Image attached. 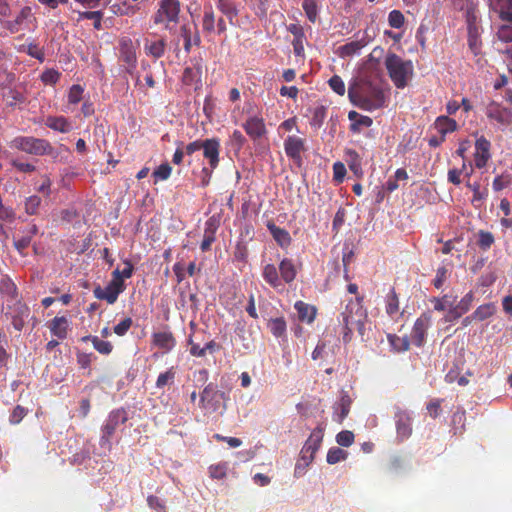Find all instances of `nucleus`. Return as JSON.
Returning a JSON list of instances; mask_svg holds the SVG:
<instances>
[{
    "mask_svg": "<svg viewBox=\"0 0 512 512\" xmlns=\"http://www.w3.org/2000/svg\"><path fill=\"white\" fill-rule=\"evenodd\" d=\"M348 97L353 105L366 111L380 109L385 106L386 101L378 74L363 73L355 79L348 87Z\"/></svg>",
    "mask_w": 512,
    "mask_h": 512,
    "instance_id": "nucleus-1",
    "label": "nucleus"
},
{
    "mask_svg": "<svg viewBox=\"0 0 512 512\" xmlns=\"http://www.w3.org/2000/svg\"><path fill=\"white\" fill-rule=\"evenodd\" d=\"M367 315L362 306V299H350L345 309L340 313L338 322L343 326V342L345 344L352 340L353 329L356 328L360 335L364 334Z\"/></svg>",
    "mask_w": 512,
    "mask_h": 512,
    "instance_id": "nucleus-2",
    "label": "nucleus"
},
{
    "mask_svg": "<svg viewBox=\"0 0 512 512\" xmlns=\"http://www.w3.org/2000/svg\"><path fill=\"white\" fill-rule=\"evenodd\" d=\"M385 67L388 75L398 89H404L414 75V66L411 60H404L395 53L387 54Z\"/></svg>",
    "mask_w": 512,
    "mask_h": 512,
    "instance_id": "nucleus-3",
    "label": "nucleus"
},
{
    "mask_svg": "<svg viewBox=\"0 0 512 512\" xmlns=\"http://www.w3.org/2000/svg\"><path fill=\"white\" fill-rule=\"evenodd\" d=\"M227 396L225 392L220 391L216 384H207L200 393L199 407L208 414H212L225 407Z\"/></svg>",
    "mask_w": 512,
    "mask_h": 512,
    "instance_id": "nucleus-4",
    "label": "nucleus"
},
{
    "mask_svg": "<svg viewBox=\"0 0 512 512\" xmlns=\"http://www.w3.org/2000/svg\"><path fill=\"white\" fill-rule=\"evenodd\" d=\"M11 147L35 156L49 155L53 152V147L49 141L32 136L14 138Z\"/></svg>",
    "mask_w": 512,
    "mask_h": 512,
    "instance_id": "nucleus-5",
    "label": "nucleus"
},
{
    "mask_svg": "<svg viewBox=\"0 0 512 512\" xmlns=\"http://www.w3.org/2000/svg\"><path fill=\"white\" fill-rule=\"evenodd\" d=\"M126 289L125 282L120 279L119 269L112 272V279L105 288L100 285L94 288L93 294L99 300H105L109 304H114L118 296Z\"/></svg>",
    "mask_w": 512,
    "mask_h": 512,
    "instance_id": "nucleus-6",
    "label": "nucleus"
},
{
    "mask_svg": "<svg viewBox=\"0 0 512 512\" xmlns=\"http://www.w3.org/2000/svg\"><path fill=\"white\" fill-rule=\"evenodd\" d=\"M179 13V0H161L154 17V22L164 24L166 29H172V25L178 22Z\"/></svg>",
    "mask_w": 512,
    "mask_h": 512,
    "instance_id": "nucleus-7",
    "label": "nucleus"
},
{
    "mask_svg": "<svg viewBox=\"0 0 512 512\" xmlns=\"http://www.w3.org/2000/svg\"><path fill=\"white\" fill-rule=\"evenodd\" d=\"M127 420V413L124 409H115L111 411L101 429V444L110 443V439L117 428Z\"/></svg>",
    "mask_w": 512,
    "mask_h": 512,
    "instance_id": "nucleus-8",
    "label": "nucleus"
},
{
    "mask_svg": "<svg viewBox=\"0 0 512 512\" xmlns=\"http://www.w3.org/2000/svg\"><path fill=\"white\" fill-rule=\"evenodd\" d=\"M7 304L6 316L10 317L13 327L21 331L25 325L26 319L30 316L29 307L20 300H14Z\"/></svg>",
    "mask_w": 512,
    "mask_h": 512,
    "instance_id": "nucleus-9",
    "label": "nucleus"
},
{
    "mask_svg": "<svg viewBox=\"0 0 512 512\" xmlns=\"http://www.w3.org/2000/svg\"><path fill=\"white\" fill-rule=\"evenodd\" d=\"M487 118L500 126H509L512 124V110L501 104L491 101L485 109Z\"/></svg>",
    "mask_w": 512,
    "mask_h": 512,
    "instance_id": "nucleus-10",
    "label": "nucleus"
},
{
    "mask_svg": "<svg viewBox=\"0 0 512 512\" xmlns=\"http://www.w3.org/2000/svg\"><path fill=\"white\" fill-rule=\"evenodd\" d=\"M203 157L207 160L208 168L216 169L220 163L221 141L217 137L203 140Z\"/></svg>",
    "mask_w": 512,
    "mask_h": 512,
    "instance_id": "nucleus-11",
    "label": "nucleus"
},
{
    "mask_svg": "<svg viewBox=\"0 0 512 512\" xmlns=\"http://www.w3.org/2000/svg\"><path fill=\"white\" fill-rule=\"evenodd\" d=\"M284 150L288 158L300 165L302 163V153L305 152V139L292 135L284 141Z\"/></svg>",
    "mask_w": 512,
    "mask_h": 512,
    "instance_id": "nucleus-12",
    "label": "nucleus"
},
{
    "mask_svg": "<svg viewBox=\"0 0 512 512\" xmlns=\"http://www.w3.org/2000/svg\"><path fill=\"white\" fill-rule=\"evenodd\" d=\"M246 134L254 141L260 140L267 134L264 119L259 116H250L242 124Z\"/></svg>",
    "mask_w": 512,
    "mask_h": 512,
    "instance_id": "nucleus-13",
    "label": "nucleus"
},
{
    "mask_svg": "<svg viewBox=\"0 0 512 512\" xmlns=\"http://www.w3.org/2000/svg\"><path fill=\"white\" fill-rule=\"evenodd\" d=\"M431 325V316L428 313H423L414 323L411 332V340L413 344L421 347L425 342L427 330Z\"/></svg>",
    "mask_w": 512,
    "mask_h": 512,
    "instance_id": "nucleus-14",
    "label": "nucleus"
},
{
    "mask_svg": "<svg viewBox=\"0 0 512 512\" xmlns=\"http://www.w3.org/2000/svg\"><path fill=\"white\" fill-rule=\"evenodd\" d=\"M119 53L120 59L127 65V72L132 73V70L136 67L137 58L135 45L130 38L123 37L121 39Z\"/></svg>",
    "mask_w": 512,
    "mask_h": 512,
    "instance_id": "nucleus-15",
    "label": "nucleus"
},
{
    "mask_svg": "<svg viewBox=\"0 0 512 512\" xmlns=\"http://www.w3.org/2000/svg\"><path fill=\"white\" fill-rule=\"evenodd\" d=\"M491 143L484 136H480L475 142L474 163L479 169L486 166L488 160L491 158L490 154Z\"/></svg>",
    "mask_w": 512,
    "mask_h": 512,
    "instance_id": "nucleus-16",
    "label": "nucleus"
},
{
    "mask_svg": "<svg viewBox=\"0 0 512 512\" xmlns=\"http://www.w3.org/2000/svg\"><path fill=\"white\" fill-rule=\"evenodd\" d=\"M397 437L401 440L408 439L412 434V418L407 411L398 410L395 413Z\"/></svg>",
    "mask_w": 512,
    "mask_h": 512,
    "instance_id": "nucleus-17",
    "label": "nucleus"
},
{
    "mask_svg": "<svg viewBox=\"0 0 512 512\" xmlns=\"http://www.w3.org/2000/svg\"><path fill=\"white\" fill-rule=\"evenodd\" d=\"M371 38L368 35L363 36L361 39L351 41L345 45L338 47L337 53L340 57H350L358 54L362 48L368 45Z\"/></svg>",
    "mask_w": 512,
    "mask_h": 512,
    "instance_id": "nucleus-18",
    "label": "nucleus"
},
{
    "mask_svg": "<svg viewBox=\"0 0 512 512\" xmlns=\"http://www.w3.org/2000/svg\"><path fill=\"white\" fill-rule=\"evenodd\" d=\"M152 343L167 353L175 347L176 340L172 332L161 331L152 334Z\"/></svg>",
    "mask_w": 512,
    "mask_h": 512,
    "instance_id": "nucleus-19",
    "label": "nucleus"
},
{
    "mask_svg": "<svg viewBox=\"0 0 512 512\" xmlns=\"http://www.w3.org/2000/svg\"><path fill=\"white\" fill-rule=\"evenodd\" d=\"M2 98L7 107L14 108L26 101L25 95L16 87L2 88Z\"/></svg>",
    "mask_w": 512,
    "mask_h": 512,
    "instance_id": "nucleus-20",
    "label": "nucleus"
},
{
    "mask_svg": "<svg viewBox=\"0 0 512 512\" xmlns=\"http://www.w3.org/2000/svg\"><path fill=\"white\" fill-rule=\"evenodd\" d=\"M278 269L281 281L290 284L296 279L297 270L292 259H282Z\"/></svg>",
    "mask_w": 512,
    "mask_h": 512,
    "instance_id": "nucleus-21",
    "label": "nucleus"
},
{
    "mask_svg": "<svg viewBox=\"0 0 512 512\" xmlns=\"http://www.w3.org/2000/svg\"><path fill=\"white\" fill-rule=\"evenodd\" d=\"M70 323L64 316H56L49 325L51 333L58 339H65L68 334Z\"/></svg>",
    "mask_w": 512,
    "mask_h": 512,
    "instance_id": "nucleus-22",
    "label": "nucleus"
},
{
    "mask_svg": "<svg viewBox=\"0 0 512 512\" xmlns=\"http://www.w3.org/2000/svg\"><path fill=\"white\" fill-rule=\"evenodd\" d=\"M294 308L297 311L300 321L310 324L315 320L317 314V309L315 306L307 304L303 301H297L294 305Z\"/></svg>",
    "mask_w": 512,
    "mask_h": 512,
    "instance_id": "nucleus-23",
    "label": "nucleus"
},
{
    "mask_svg": "<svg viewBox=\"0 0 512 512\" xmlns=\"http://www.w3.org/2000/svg\"><path fill=\"white\" fill-rule=\"evenodd\" d=\"M267 228L274 240L283 248L288 247L291 244V236L289 232L281 227L275 225L272 221L267 223Z\"/></svg>",
    "mask_w": 512,
    "mask_h": 512,
    "instance_id": "nucleus-24",
    "label": "nucleus"
},
{
    "mask_svg": "<svg viewBox=\"0 0 512 512\" xmlns=\"http://www.w3.org/2000/svg\"><path fill=\"white\" fill-rule=\"evenodd\" d=\"M433 127L439 135L445 137L448 133L454 132L458 125L454 119L448 116H439L436 118Z\"/></svg>",
    "mask_w": 512,
    "mask_h": 512,
    "instance_id": "nucleus-25",
    "label": "nucleus"
},
{
    "mask_svg": "<svg viewBox=\"0 0 512 512\" xmlns=\"http://www.w3.org/2000/svg\"><path fill=\"white\" fill-rule=\"evenodd\" d=\"M490 6L502 20L512 23L511 0H490Z\"/></svg>",
    "mask_w": 512,
    "mask_h": 512,
    "instance_id": "nucleus-26",
    "label": "nucleus"
},
{
    "mask_svg": "<svg viewBox=\"0 0 512 512\" xmlns=\"http://www.w3.org/2000/svg\"><path fill=\"white\" fill-rule=\"evenodd\" d=\"M38 232V228L35 224L29 225L23 230V235L14 240V246L19 253H23L24 250L30 245L33 236Z\"/></svg>",
    "mask_w": 512,
    "mask_h": 512,
    "instance_id": "nucleus-27",
    "label": "nucleus"
},
{
    "mask_svg": "<svg viewBox=\"0 0 512 512\" xmlns=\"http://www.w3.org/2000/svg\"><path fill=\"white\" fill-rule=\"evenodd\" d=\"M262 277L267 284L272 288L282 286V281L279 275V269L274 264H266L263 267Z\"/></svg>",
    "mask_w": 512,
    "mask_h": 512,
    "instance_id": "nucleus-28",
    "label": "nucleus"
},
{
    "mask_svg": "<svg viewBox=\"0 0 512 512\" xmlns=\"http://www.w3.org/2000/svg\"><path fill=\"white\" fill-rule=\"evenodd\" d=\"M45 125L61 133H68L72 129L71 123L64 116H48Z\"/></svg>",
    "mask_w": 512,
    "mask_h": 512,
    "instance_id": "nucleus-29",
    "label": "nucleus"
},
{
    "mask_svg": "<svg viewBox=\"0 0 512 512\" xmlns=\"http://www.w3.org/2000/svg\"><path fill=\"white\" fill-rule=\"evenodd\" d=\"M323 429L322 428H316L314 429L309 438L306 440L304 444V453L309 452L311 454H316L318 449L320 448V445L323 441Z\"/></svg>",
    "mask_w": 512,
    "mask_h": 512,
    "instance_id": "nucleus-30",
    "label": "nucleus"
},
{
    "mask_svg": "<svg viewBox=\"0 0 512 512\" xmlns=\"http://www.w3.org/2000/svg\"><path fill=\"white\" fill-rule=\"evenodd\" d=\"M352 400L347 393L341 395L339 402L334 407L337 416L336 421L342 423L350 412Z\"/></svg>",
    "mask_w": 512,
    "mask_h": 512,
    "instance_id": "nucleus-31",
    "label": "nucleus"
},
{
    "mask_svg": "<svg viewBox=\"0 0 512 512\" xmlns=\"http://www.w3.org/2000/svg\"><path fill=\"white\" fill-rule=\"evenodd\" d=\"M33 21L32 10L29 7H25L21 10L20 14L17 16L15 22L17 24L16 29L18 30H31L32 27L30 24Z\"/></svg>",
    "mask_w": 512,
    "mask_h": 512,
    "instance_id": "nucleus-32",
    "label": "nucleus"
},
{
    "mask_svg": "<svg viewBox=\"0 0 512 512\" xmlns=\"http://www.w3.org/2000/svg\"><path fill=\"white\" fill-rule=\"evenodd\" d=\"M0 293L7 296L10 302L17 300V287L15 283L8 277H4L0 282Z\"/></svg>",
    "mask_w": 512,
    "mask_h": 512,
    "instance_id": "nucleus-33",
    "label": "nucleus"
},
{
    "mask_svg": "<svg viewBox=\"0 0 512 512\" xmlns=\"http://www.w3.org/2000/svg\"><path fill=\"white\" fill-rule=\"evenodd\" d=\"M399 298L394 289H392L386 296V313L394 318L399 313Z\"/></svg>",
    "mask_w": 512,
    "mask_h": 512,
    "instance_id": "nucleus-34",
    "label": "nucleus"
},
{
    "mask_svg": "<svg viewBox=\"0 0 512 512\" xmlns=\"http://www.w3.org/2000/svg\"><path fill=\"white\" fill-rule=\"evenodd\" d=\"M499 208L504 214V217L500 220L501 226L506 229L512 228V211L509 200L507 198L501 199Z\"/></svg>",
    "mask_w": 512,
    "mask_h": 512,
    "instance_id": "nucleus-35",
    "label": "nucleus"
},
{
    "mask_svg": "<svg viewBox=\"0 0 512 512\" xmlns=\"http://www.w3.org/2000/svg\"><path fill=\"white\" fill-rule=\"evenodd\" d=\"M176 371L174 367L168 368L165 372L160 373L156 380V387L163 389L165 386L172 385L175 381Z\"/></svg>",
    "mask_w": 512,
    "mask_h": 512,
    "instance_id": "nucleus-36",
    "label": "nucleus"
},
{
    "mask_svg": "<svg viewBox=\"0 0 512 512\" xmlns=\"http://www.w3.org/2000/svg\"><path fill=\"white\" fill-rule=\"evenodd\" d=\"M346 162L350 168L351 171H353L355 174L361 173V158L359 154L352 149H348L346 151Z\"/></svg>",
    "mask_w": 512,
    "mask_h": 512,
    "instance_id": "nucleus-37",
    "label": "nucleus"
},
{
    "mask_svg": "<svg viewBox=\"0 0 512 512\" xmlns=\"http://www.w3.org/2000/svg\"><path fill=\"white\" fill-rule=\"evenodd\" d=\"M145 49L149 55L153 56L154 58H160L163 56L165 51V42L163 39L146 42Z\"/></svg>",
    "mask_w": 512,
    "mask_h": 512,
    "instance_id": "nucleus-38",
    "label": "nucleus"
},
{
    "mask_svg": "<svg viewBox=\"0 0 512 512\" xmlns=\"http://www.w3.org/2000/svg\"><path fill=\"white\" fill-rule=\"evenodd\" d=\"M388 340L393 349L397 352L407 351L410 347V341L407 336L388 335Z\"/></svg>",
    "mask_w": 512,
    "mask_h": 512,
    "instance_id": "nucleus-39",
    "label": "nucleus"
},
{
    "mask_svg": "<svg viewBox=\"0 0 512 512\" xmlns=\"http://www.w3.org/2000/svg\"><path fill=\"white\" fill-rule=\"evenodd\" d=\"M201 67H186L183 71L182 82L185 85H192L196 82L201 76Z\"/></svg>",
    "mask_w": 512,
    "mask_h": 512,
    "instance_id": "nucleus-40",
    "label": "nucleus"
},
{
    "mask_svg": "<svg viewBox=\"0 0 512 512\" xmlns=\"http://www.w3.org/2000/svg\"><path fill=\"white\" fill-rule=\"evenodd\" d=\"M495 312V307L493 304H483L480 305L473 313L472 317L479 321H484L491 317Z\"/></svg>",
    "mask_w": 512,
    "mask_h": 512,
    "instance_id": "nucleus-41",
    "label": "nucleus"
},
{
    "mask_svg": "<svg viewBox=\"0 0 512 512\" xmlns=\"http://www.w3.org/2000/svg\"><path fill=\"white\" fill-rule=\"evenodd\" d=\"M270 332L277 338L282 337L286 332V322L283 318L271 319L268 322Z\"/></svg>",
    "mask_w": 512,
    "mask_h": 512,
    "instance_id": "nucleus-42",
    "label": "nucleus"
},
{
    "mask_svg": "<svg viewBox=\"0 0 512 512\" xmlns=\"http://www.w3.org/2000/svg\"><path fill=\"white\" fill-rule=\"evenodd\" d=\"M495 239L491 232L480 230L478 232V240L477 245L480 249L486 251L491 248V246L494 244Z\"/></svg>",
    "mask_w": 512,
    "mask_h": 512,
    "instance_id": "nucleus-43",
    "label": "nucleus"
},
{
    "mask_svg": "<svg viewBox=\"0 0 512 512\" xmlns=\"http://www.w3.org/2000/svg\"><path fill=\"white\" fill-rule=\"evenodd\" d=\"M89 338L93 344L94 349L99 353L103 355H109L112 352L113 346L109 341L102 340L97 336H92Z\"/></svg>",
    "mask_w": 512,
    "mask_h": 512,
    "instance_id": "nucleus-44",
    "label": "nucleus"
},
{
    "mask_svg": "<svg viewBox=\"0 0 512 512\" xmlns=\"http://www.w3.org/2000/svg\"><path fill=\"white\" fill-rule=\"evenodd\" d=\"M60 77H61V73L58 70L51 68V69H46L45 71L42 72V74L40 76V80L45 85H55L60 80Z\"/></svg>",
    "mask_w": 512,
    "mask_h": 512,
    "instance_id": "nucleus-45",
    "label": "nucleus"
},
{
    "mask_svg": "<svg viewBox=\"0 0 512 512\" xmlns=\"http://www.w3.org/2000/svg\"><path fill=\"white\" fill-rule=\"evenodd\" d=\"M512 184V175L504 173L495 177L492 187L495 191H501Z\"/></svg>",
    "mask_w": 512,
    "mask_h": 512,
    "instance_id": "nucleus-46",
    "label": "nucleus"
},
{
    "mask_svg": "<svg viewBox=\"0 0 512 512\" xmlns=\"http://www.w3.org/2000/svg\"><path fill=\"white\" fill-rule=\"evenodd\" d=\"M84 89L81 85H72L68 92V103L72 105L78 104L83 99Z\"/></svg>",
    "mask_w": 512,
    "mask_h": 512,
    "instance_id": "nucleus-47",
    "label": "nucleus"
},
{
    "mask_svg": "<svg viewBox=\"0 0 512 512\" xmlns=\"http://www.w3.org/2000/svg\"><path fill=\"white\" fill-rule=\"evenodd\" d=\"M346 457H347L346 451H344L343 449L338 448V447H333V448L329 449L326 459L329 464H336L342 460H345Z\"/></svg>",
    "mask_w": 512,
    "mask_h": 512,
    "instance_id": "nucleus-48",
    "label": "nucleus"
},
{
    "mask_svg": "<svg viewBox=\"0 0 512 512\" xmlns=\"http://www.w3.org/2000/svg\"><path fill=\"white\" fill-rule=\"evenodd\" d=\"M303 9L311 22H315L318 16L316 0H303Z\"/></svg>",
    "mask_w": 512,
    "mask_h": 512,
    "instance_id": "nucleus-49",
    "label": "nucleus"
},
{
    "mask_svg": "<svg viewBox=\"0 0 512 512\" xmlns=\"http://www.w3.org/2000/svg\"><path fill=\"white\" fill-rule=\"evenodd\" d=\"M404 15L399 10H392L388 15V23L393 29H400L404 24Z\"/></svg>",
    "mask_w": 512,
    "mask_h": 512,
    "instance_id": "nucleus-50",
    "label": "nucleus"
},
{
    "mask_svg": "<svg viewBox=\"0 0 512 512\" xmlns=\"http://www.w3.org/2000/svg\"><path fill=\"white\" fill-rule=\"evenodd\" d=\"M329 87L339 96L345 94V83L339 75H334L328 80Z\"/></svg>",
    "mask_w": 512,
    "mask_h": 512,
    "instance_id": "nucleus-51",
    "label": "nucleus"
},
{
    "mask_svg": "<svg viewBox=\"0 0 512 512\" xmlns=\"http://www.w3.org/2000/svg\"><path fill=\"white\" fill-rule=\"evenodd\" d=\"M215 16L212 7H206L203 15L202 25L207 32L214 30Z\"/></svg>",
    "mask_w": 512,
    "mask_h": 512,
    "instance_id": "nucleus-52",
    "label": "nucleus"
},
{
    "mask_svg": "<svg viewBox=\"0 0 512 512\" xmlns=\"http://www.w3.org/2000/svg\"><path fill=\"white\" fill-rule=\"evenodd\" d=\"M28 410L21 405H17L12 410L9 416V423L12 425L19 424L22 419L27 415Z\"/></svg>",
    "mask_w": 512,
    "mask_h": 512,
    "instance_id": "nucleus-53",
    "label": "nucleus"
},
{
    "mask_svg": "<svg viewBox=\"0 0 512 512\" xmlns=\"http://www.w3.org/2000/svg\"><path fill=\"white\" fill-rule=\"evenodd\" d=\"M172 172V168L168 163L161 164L158 168L153 171V177L155 178V182L158 180H167Z\"/></svg>",
    "mask_w": 512,
    "mask_h": 512,
    "instance_id": "nucleus-54",
    "label": "nucleus"
},
{
    "mask_svg": "<svg viewBox=\"0 0 512 512\" xmlns=\"http://www.w3.org/2000/svg\"><path fill=\"white\" fill-rule=\"evenodd\" d=\"M15 81V74L7 70L6 67L0 65V87L5 88L11 86Z\"/></svg>",
    "mask_w": 512,
    "mask_h": 512,
    "instance_id": "nucleus-55",
    "label": "nucleus"
},
{
    "mask_svg": "<svg viewBox=\"0 0 512 512\" xmlns=\"http://www.w3.org/2000/svg\"><path fill=\"white\" fill-rule=\"evenodd\" d=\"M336 441L340 446L349 447L354 442V434L352 431L343 430L337 434Z\"/></svg>",
    "mask_w": 512,
    "mask_h": 512,
    "instance_id": "nucleus-56",
    "label": "nucleus"
},
{
    "mask_svg": "<svg viewBox=\"0 0 512 512\" xmlns=\"http://www.w3.org/2000/svg\"><path fill=\"white\" fill-rule=\"evenodd\" d=\"M41 204V198L33 195L26 199L25 201V211L30 214L34 215L37 213L39 207Z\"/></svg>",
    "mask_w": 512,
    "mask_h": 512,
    "instance_id": "nucleus-57",
    "label": "nucleus"
},
{
    "mask_svg": "<svg viewBox=\"0 0 512 512\" xmlns=\"http://www.w3.org/2000/svg\"><path fill=\"white\" fill-rule=\"evenodd\" d=\"M465 172L467 176L470 175L471 172L466 171V164L463 163L461 169H450L448 171V181L454 185H459L461 183L460 176L461 174Z\"/></svg>",
    "mask_w": 512,
    "mask_h": 512,
    "instance_id": "nucleus-58",
    "label": "nucleus"
},
{
    "mask_svg": "<svg viewBox=\"0 0 512 512\" xmlns=\"http://www.w3.org/2000/svg\"><path fill=\"white\" fill-rule=\"evenodd\" d=\"M227 473V465L225 463L211 465L209 467V475L213 479H223Z\"/></svg>",
    "mask_w": 512,
    "mask_h": 512,
    "instance_id": "nucleus-59",
    "label": "nucleus"
},
{
    "mask_svg": "<svg viewBox=\"0 0 512 512\" xmlns=\"http://www.w3.org/2000/svg\"><path fill=\"white\" fill-rule=\"evenodd\" d=\"M468 46L475 56L480 54L482 46L480 34H468Z\"/></svg>",
    "mask_w": 512,
    "mask_h": 512,
    "instance_id": "nucleus-60",
    "label": "nucleus"
},
{
    "mask_svg": "<svg viewBox=\"0 0 512 512\" xmlns=\"http://www.w3.org/2000/svg\"><path fill=\"white\" fill-rule=\"evenodd\" d=\"M133 324V320L130 317L124 318L117 325L114 326V333L118 336H124Z\"/></svg>",
    "mask_w": 512,
    "mask_h": 512,
    "instance_id": "nucleus-61",
    "label": "nucleus"
},
{
    "mask_svg": "<svg viewBox=\"0 0 512 512\" xmlns=\"http://www.w3.org/2000/svg\"><path fill=\"white\" fill-rule=\"evenodd\" d=\"M448 269L444 266L442 267H439L437 270H436V276L433 280V285L435 288L437 289H440L443 284L445 283V281L447 280L448 278Z\"/></svg>",
    "mask_w": 512,
    "mask_h": 512,
    "instance_id": "nucleus-62",
    "label": "nucleus"
},
{
    "mask_svg": "<svg viewBox=\"0 0 512 512\" xmlns=\"http://www.w3.org/2000/svg\"><path fill=\"white\" fill-rule=\"evenodd\" d=\"M474 299V295L472 292H468L457 304L458 308L460 309V313L465 314L468 312L471 308L472 302Z\"/></svg>",
    "mask_w": 512,
    "mask_h": 512,
    "instance_id": "nucleus-63",
    "label": "nucleus"
},
{
    "mask_svg": "<svg viewBox=\"0 0 512 512\" xmlns=\"http://www.w3.org/2000/svg\"><path fill=\"white\" fill-rule=\"evenodd\" d=\"M346 175V168L342 162H335L333 164V177L338 183L342 182Z\"/></svg>",
    "mask_w": 512,
    "mask_h": 512,
    "instance_id": "nucleus-64",
    "label": "nucleus"
}]
</instances>
